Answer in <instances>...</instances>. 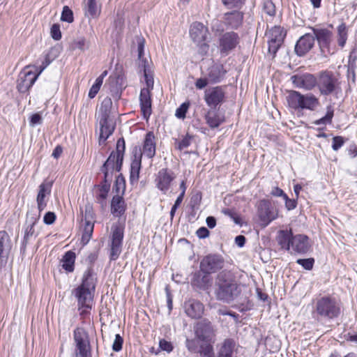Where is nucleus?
<instances>
[{"label": "nucleus", "instance_id": "f257e3e1", "mask_svg": "<svg viewBox=\"0 0 357 357\" xmlns=\"http://www.w3.org/2000/svg\"><path fill=\"white\" fill-rule=\"evenodd\" d=\"M195 337L187 339L185 346L191 353H199L201 356H208L212 344L215 342V330L212 324L206 319L194 326Z\"/></svg>", "mask_w": 357, "mask_h": 357}, {"label": "nucleus", "instance_id": "f03ea898", "mask_svg": "<svg viewBox=\"0 0 357 357\" xmlns=\"http://www.w3.org/2000/svg\"><path fill=\"white\" fill-rule=\"evenodd\" d=\"M214 293L218 300L230 303L241 294V287L235 280L233 274L225 270L215 278Z\"/></svg>", "mask_w": 357, "mask_h": 357}, {"label": "nucleus", "instance_id": "7ed1b4c3", "mask_svg": "<svg viewBox=\"0 0 357 357\" xmlns=\"http://www.w3.org/2000/svg\"><path fill=\"white\" fill-rule=\"evenodd\" d=\"M314 314L321 319H333L340 317L342 304L340 299L332 295L317 297L314 301Z\"/></svg>", "mask_w": 357, "mask_h": 357}, {"label": "nucleus", "instance_id": "20e7f679", "mask_svg": "<svg viewBox=\"0 0 357 357\" xmlns=\"http://www.w3.org/2000/svg\"><path fill=\"white\" fill-rule=\"evenodd\" d=\"M112 100L107 97L102 101L98 114L97 121L100 125L99 142H105L112 135L115 129V121L112 116Z\"/></svg>", "mask_w": 357, "mask_h": 357}, {"label": "nucleus", "instance_id": "39448f33", "mask_svg": "<svg viewBox=\"0 0 357 357\" xmlns=\"http://www.w3.org/2000/svg\"><path fill=\"white\" fill-rule=\"evenodd\" d=\"M96 289V278L92 275L91 270L84 272L80 285L73 290V295L77 300L78 306L89 307L93 303Z\"/></svg>", "mask_w": 357, "mask_h": 357}, {"label": "nucleus", "instance_id": "423d86ee", "mask_svg": "<svg viewBox=\"0 0 357 357\" xmlns=\"http://www.w3.org/2000/svg\"><path fill=\"white\" fill-rule=\"evenodd\" d=\"M289 106L294 109L314 110L319 105V99L312 93L301 94L296 91H290L287 96Z\"/></svg>", "mask_w": 357, "mask_h": 357}, {"label": "nucleus", "instance_id": "0eeeda50", "mask_svg": "<svg viewBox=\"0 0 357 357\" xmlns=\"http://www.w3.org/2000/svg\"><path fill=\"white\" fill-rule=\"evenodd\" d=\"M317 86L321 95L327 96L337 93L340 90V82L333 73L323 71L317 78Z\"/></svg>", "mask_w": 357, "mask_h": 357}, {"label": "nucleus", "instance_id": "6e6552de", "mask_svg": "<svg viewBox=\"0 0 357 357\" xmlns=\"http://www.w3.org/2000/svg\"><path fill=\"white\" fill-rule=\"evenodd\" d=\"M124 227L120 223L114 224L112 227L110 243V260H116L122 250Z\"/></svg>", "mask_w": 357, "mask_h": 357}, {"label": "nucleus", "instance_id": "1a4fd4ad", "mask_svg": "<svg viewBox=\"0 0 357 357\" xmlns=\"http://www.w3.org/2000/svg\"><path fill=\"white\" fill-rule=\"evenodd\" d=\"M266 36L268 38V53L275 57L276 52L284 42L286 31L280 26H275L269 29Z\"/></svg>", "mask_w": 357, "mask_h": 357}, {"label": "nucleus", "instance_id": "9d476101", "mask_svg": "<svg viewBox=\"0 0 357 357\" xmlns=\"http://www.w3.org/2000/svg\"><path fill=\"white\" fill-rule=\"evenodd\" d=\"M257 214L261 225L265 227L278 217V211L271 206L270 201L262 199L258 203Z\"/></svg>", "mask_w": 357, "mask_h": 357}, {"label": "nucleus", "instance_id": "9b49d317", "mask_svg": "<svg viewBox=\"0 0 357 357\" xmlns=\"http://www.w3.org/2000/svg\"><path fill=\"white\" fill-rule=\"evenodd\" d=\"M225 265L224 258L218 254L205 256L200 261V270L204 273H214L222 269Z\"/></svg>", "mask_w": 357, "mask_h": 357}, {"label": "nucleus", "instance_id": "f8f14e48", "mask_svg": "<svg viewBox=\"0 0 357 357\" xmlns=\"http://www.w3.org/2000/svg\"><path fill=\"white\" fill-rule=\"evenodd\" d=\"M204 98L208 107L215 109L225 101V88L219 86L208 88L204 92Z\"/></svg>", "mask_w": 357, "mask_h": 357}, {"label": "nucleus", "instance_id": "ddd939ff", "mask_svg": "<svg viewBox=\"0 0 357 357\" xmlns=\"http://www.w3.org/2000/svg\"><path fill=\"white\" fill-rule=\"evenodd\" d=\"M240 38L234 31H228L220 36L219 38V49L222 55L227 56L238 45Z\"/></svg>", "mask_w": 357, "mask_h": 357}, {"label": "nucleus", "instance_id": "4468645a", "mask_svg": "<svg viewBox=\"0 0 357 357\" xmlns=\"http://www.w3.org/2000/svg\"><path fill=\"white\" fill-rule=\"evenodd\" d=\"M28 69L29 66L25 67L19 74L17 87L21 93L26 92L38 77V74Z\"/></svg>", "mask_w": 357, "mask_h": 357}, {"label": "nucleus", "instance_id": "2eb2a0df", "mask_svg": "<svg viewBox=\"0 0 357 357\" xmlns=\"http://www.w3.org/2000/svg\"><path fill=\"white\" fill-rule=\"evenodd\" d=\"M291 80L294 86L307 91L312 90L317 86V78L314 75L310 73L294 75L291 76Z\"/></svg>", "mask_w": 357, "mask_h": 357}, {"label": "nucleus", "instance_id": "dca6fc26", "mask_svg": "<svg viewBox=\"0 0 357 357\" xmlns=\"http://www.w3.org/2000/svg\"><path fill=\"white\" fill-rule=\"evenodd\" d=\"M123 159L117 160L114 153H110L101 168V171L104 174L105 182H109L112 180L113 172H119L121 169Z\"/></svg>", "mask_w": 357, "mask_h": 357}, {"label": "nucleus", "instance_id": "f3484780", "mask_svg": "<svg viewBox=\"0 0 357 357\" xmlns=\"http://www.w3.org/2000/svg\"><path fill=\"white\" fill-rule=\"evenodd\" d=\"M313 32L314 39L317 40L321 51L322 52H329L330 44L332 41V32L328 29L324 28H311Z\"/></svg>", "mask_w": 357, "mask_h": 357}, {"label": "nucleus", "instance_id": "a211bd4d", "mask_svg": "<svg viewBox=\"0 0 357 357\" xmlns=\"http://www.w3.org/2000/svg\"><path fill=\"white\" fill-rule=\"evenodd\" d=\"M175 177V174L172 170L167 168L161 169L158 172L155 179L156 187L164 193H166Z\"/></svg>", "mask_w": 357, "mask_h": 357}, {"label": "nucleus", "instance_id": "6ab92c4d", "mask_svg": "<svg viewBox=\"0 0 357 357\" xmlns=\"http://www.w3.org/2000/svg\"><path fill=\"white\" fill-rule=\"evenodd\" d=\"M74 340L75 342V353L91 352L89 337L85 331L77 328L74 331Z\"/></svg>", "mask_w": 357, "mask_h": 357}, {"label": "nucleus", "instance_id": "aec40b11", "mask_svg": "<svg viewBox=\"0 0 357 357\" xmlns=\"http://www.w3.org/2000/svg\"><path fill=\"white\" fill-rule=\"evenodd\" d=\"M310 248L309 237L305 234L293 235L290 250L296 253L305 254Z\"/></svg>", "mask_w": 357, "mask_h": 357}, {"label": "nucleus", "instance_id": "412c9836", "mask_svg": "<svg viewBox=\"0 0 357 357\" xmlns=\"http://www.w3.org/2000/svg\"><path fill=\"white\" fill-rule=\"evenodd\" d=\"M314 45V36L311 33L302 36L295 45V52L302 56L312 50Z\"/></svg>", "mask_w": 357, "mask_h": 357}, {"label": "nucleus", "instance_id": "4be33fe9", "mask_svg": "<svg viewBox=\"0 0 357 357\" xmlns=\"http://www.w3.org/2000/svg\"><path fill=\"white\" fill-rule=\"evenodd\" d=\"M156 142L155 137L153 132H149L146 134L142 150L137 151V153H142V155H144L148 158H153L155 155Z\"/></svg>", "mask_w": 357, "mask_h": 357}, {"label": "nucleus", "instance_id": "5701e85b", "mask_svg": "<svg viewBox=\"0 0 357 357\" xmlns=\"http://www.w3.org/2000/svg\"><path fill=\"white\" fill-rule=\"evenodd\" d=\"M243 13L237 9L234 11L225 13L223 17L225 25L232 29H238L243 24Z\"/></svg>", "mask_w": 357, "mask_h": 357}, {"label": "nucleus", "instance_id": "b1692460", "mask_svg": "<svg viewBox=\"0 0 357 357\" xmlns=\"http://www.w3.org/2000/svg\"><path fill=\"white\" fill-rule=\"evenodd\" d=\"M140 108L143 117L146 121L151 114V98L149 89H142L139 95Z\"/></svg>", "mask_w": 357, "mask_h": 357}, {"label": "nucleus", "instance_id": "393cba45", "mask_svg": "<svg viewBox=\"0 0 357 357\" xmlns=\"http://www.w3.org/2000/svg\"><path fill=\"white\" fill-rule=\"evenodd\" d=\"M208 29L201 22H193L190 28V36L196 43L204 42L207 36Z\"/></svg>", "mask_w": 357, "mask_h": 357}, {"label": "nucleus", "instance_id": "a878e982", "mask_svg": "<svg viewBox=\"0 0 357 357\" xmlns=\"http://www.w3.org/2000/svg\"><path fill=\"white\" fill-rule=\"evenodd\" d=\"M185 312L187 315L192 319H198L204 313L203 304L196 300H189L185 303Z\"/></svg>", "mask_w": 357, "mask_h": 357}, {"label": "nucleus", "instance_id": "bb28decb", "mask_svg": "<svg viewBox=\"0 0 357 357\" xmlns=\"http://www.w3.org/2000/svg\"><path fill=\"white\" fill-rule=\"evenodd\" d=\"M142 167V153H137L136 149L130 165V181L132 184L137 183Z\"/></svg>", "mask_w": 357, "mask_h": 357}, {"label": "nucleus", "instance_id": "cd10ccee", "mask_svg": "<svg viewBox=\"0 0 357 357\" xmlns=\"http://www.w3.org/2000/svg\"><path fill=\"white\" fill-rule=\"evenodd\" d=\"M52 183L51 182H43L39 185L38 193L36 198L38 208L40 212L43 211L47 206V202L45 198L47 195L51 192Z\"/></svg>", "mask_w": 357, "mask_h": 357}, {"label": "nucleus", "instance_id": "c85d7f7f", "mask_svg": "<svg viewBox=\"0 0 357 357\" xmlns=\"http://www.w3.org/2000/svg\"><path fill=\"white\" fill-rule=\"evenodd\" d=\"M11 242L6 231H0V260L6 261L11 249Z\"/></svg>", "mask_w": 357, "mask_h": 357}, {"label": "nucleus", "instance_id": "c756f323", "mask_svg": "<svg viewBox=\"0 0 357 357\" xmlns=\"http://www.w3.org/2000/svg\"><path fill=\"white\" fill-rule=\"evenodd\" d=\"M204 119L207 125L212 129L218 128L225 121L224 116H221L214 108L208 110Z\"/></svg>", "mask_w": 357, "mask_h": 357}, {"label": "nucleus", "instance_id": "7c9ffc66", "mask_svg": "<svg viewBox=\"0 0 357 357\" xmlns=\"http://www.w3.org/2000/svg\"><path fill=\"white\" fill-rule=\"evenodd\" d=\"M293 237V233L291 229H283L280 230L278 232L276 240L278 245L281 247L282 249H284L286 250H290V246L291 243V240Z\"/></svg>", "mask_w": 357, "mask_h": 357}, {"label": "nucleus", "instance_id": "2f4dec72", "mask_svg": "<svg viewBox=\"0 0 357 357\" xmlns=\"http://www.w3.org/2000/svg\"><path fill=\"white\" fill-rule=\"evenodd\" d=\"M126 204L122 195H116L113 197L111 202V212L116 217H121L124 214Z\"/></svg>", "mask_w": 357, "mask_h": 357}, {"label": "nucleus", "instance_id": "473e14b6", "mask_svg": "<svg viewBox=\"0 0 357 357\" xmlns=\"http://www.w3.org/2000/svg\"><path fill=\"white\" fill-rule=\"evenodd\" d=\"M210 273H204L202 271H199L195 273L192 280V284L201 289H206L211 284Z\"/></svg>", "mask_w": 357, "mask_h": 357}, {"label": "nucleus", "instance_id": "72a5a7b5", "mask_svg": "<svg viewBox=\"0 0 357 357\" xmlns=\"http://www.w3.org/2000/svg\"><path fill=\"white\" fill-rule=\"evenodd\" d=\"M225 73L222 65L214 64L208 68V79L211 82L217 83L221 81Z\"/></svg>", "mask_w": 357, "mask_h": 357}, {"label": "nucleus", "instance_id": "f704fd0d", "mask_svg": "<svg viewBox=\"0 0 357 357\" xmlns=\"http://www.w3.org/2000/svg\"><path fill=\"white\" fill-rule=\"evenodd\" d=\"M75 253L73 251L66 252L61 260L62 267L67 272H73L74 271Z\"/></svg>", "mask_w": 357, "mask_h": 357}, {"label": "nucleus", "instance_id": "c9c22d12", "mask_svg": "<svg viewBox=\"0 0 357 357\" xmlns=\"http://www.w3.org/2000/svg\"><path fill=\"white\" fill-rule=\"evenodd\" d=\"M100 13V6L96 0H88L86 5V15L93 18L97 17Z\"/></svg>", "mask_w": 357, "mask_h": 357}, {"label": "nucleus", "instance_id": "e433bc0d", "mask_svg": "<svg viewBox=\"0 0 357 357\" xmlns=\"http://www.w3.org/2000/svg\"><path fill=\"white\" fill-rule=\"evenodd\" d=\"M142 63H144V77L146 84V87L145 89H149L151 91L154 84L153 76L151 70L145 64L146 61L142 60Z\"/></svg>", "mask_w": 357, "mask_h": 357}, {"label": "nucleus", "instance_id": "4c0bfd02", "mask_svg": "<svg viewBox=\"0 0 357 357\" xmlns=\"http://www.w3.org/2000/svg\"><path fill=\"white\" fill-rule=\"evenodd\" d=\"M81 212L83 213V211L82 209ZM82 215H84V223H94L95 213L93 212V206L90 203H87L85 205L84 213Z\"/></svg>", "mask_w": 357, "mask_h": 357}, {"label": "nucleus", "instance_id": "58836bf2", "mask_svg": "<svg viewBox=\"0 0 357 357\" xmlns=\"http://www.w3.org/2000/svg\"><path fill=\"white\" fill-rule=\"evenodd\" d=\"M93 227L94 223H84L82 235V242L84 245L89 243L93 231Z\"/></svg>", "mask_w": 357, "mask_h": 357}, {"label": "nucleus", "instance_id": "ea45409f", "mask_svg": "<svg viewBox=\"0 0 357 357\" xmlns=\"http://www.w3.org/2000/svg\"><path fill=\"white\" fill-rule=\"evenodd\" d=\"M338 38L337 43L339 46L344 47L347 40V31L344 24H341L337 27Z\"/></svg>", "mask_w": 357, "mask_h": 357}, {"label": "nucleus", "instance_id": "a19ab883", "mask_svg": "<svg viewBox=\"0 0 357 357\" xmlns=\"http://www.w3.org/2000/svg\"><path fill=\"white\" fill-rule=\"evenodd\" d=\"M334 115V109L332 105H328L326 107V114L324 116L317 120L315 123L317 125L331 123L332 119Z\"/></svg>", "mask_w": 357, "mask_h": 357}, {"label": "nucleus", "instance_id": "79ce46f5", "mask_svg": "<svg viewBox=\"0 0 357 357\" xmlns=\"http://www.w3.org/2000/svg\"><path fill=\"white\" fill-rule=\"evenodd\" d=\"M227 9H241L245 4V0H221Z\"/></svg>", "mask_w": 357, "mask_h": 357}, {"label": "nucleus", "instance_id": "37998d69", "mask_svg": "<svg viewBox=\"0 0 357 357\" xmlns=\"http://www.w3.org/2000/svg\"><path fill=\"white\" fill-rule=\"evenodd\" d=\"M35 233L34 227L26 225L24 231V238L22 243L21 250L25 251L29 241Z\"/></svg>", "mask_w": 357, "mask_h": 357}, {"label": "nucleus", "instance_id": "c03bdc74", "mask_svg": "<svg viewBox=\"0 0 357 357\" xmlns=\"http://www.w3.org/2000/svg\"><path fill=\"white\" fill-rule=\"evenodd\" d=\"M105 182L104 185L100 189V193L97 196L98 202L102 205L104 206L106 204L105 199L107 197L108 192L109 190V184Z\"/></svg>", "mask_w": 357, "mask_h": 357}, {"label": "nucleus", "instance_id": "a18cd8bd", "mask_svg": "<svg viewBox=\"0 0 357 357\" xmlns=\"http://www.w3.org/2000/svg\"><path fill=\"white\" fill-rule=\"evenodd\" d=\"M125 151V141L123 138L119 139L116 142V151H113L112 153H114L116 155V158L121 160V159L123 160V155Z\"/></svg>", "mask_w": 357, "mask_h": 357}, {"label": "nucleus", "instance_id": "49530a36", "mask_svg": "<svg viewBox=\"0 0 357 357\" xmlns=\"http://www.w3.org/2000/svg\"><path fill=\"white\" fill-rule=\"evenodd\" d=\"M40 211L38 214L32 211L27 212L26 220V225L34 227L40 218Z\"/></svg>", "mask_w": 357, "mask_h": 357}, {"label": "nucleus", "instance_id": "de8ad7c7", "mask_svg": "<svg viewBox=\"0 0 357 357\" xmlns=\"http://www.w3.org/2000/svg\"><path fill=\"white\" fill-rule=\"evenodd\" d=\"M61 20L63 22H67L68 23H71L73 22V13L72 10L69 8L68 6H65L63 8Z\"/></svg>", "mask_w": 357, "mask_h": 357}, {"label": "nucleus", "instance_id": "09e8293b", "mask_svg": "<svg viewBox=\"0 0 357 357\" xmlns=\"http://www.w3.org/2000/svg\"><path fill=\"white\" fill-rule=\"evenodd\" d=\"M192 137L188 134H187L181 140L176 142V146L179 150H183L184 149L188 148L192 141Z\"/></svg>", "mask_w": 357, "mask_h": 357}, {"label": "nucleus", "instance_id": "8fccbe9b", "mask_svg": "<svg viewBox=\"0 0 357 357\" xmlns=\"http://www.w3.org/2000/svg\"><path fill=\"white\" fill-rule=\"evenodd\" d=\"M114 188L118 194L121 192L123 195L126 189V182L122 174H120L117 176L115 181Z\"/></svg>", "mask_w": 357, "mask_h": 357}, {"label": "nucleus", "instance_id": "3c124183", "mask_svg": "<svg viewBox=\"0 0 357 357\" xmlns=\"http://www.w3.org/2000/svg\"><path fill=\"white\" fill-rule=\"evenodd\" d=\"M263 10L267 15L271 17L275 15V6L271 0H264Z\"/></svg>", "mask_w": 357, "mask_h": 357}, {"label": "nucleus", "instance_id": "603ef678", "mask_svg": "<svg viewBox=\"0 0 357 357\" xmlns=\"http://www.w3.org/2000/svg\"><path fill=\"white\" fill-rule=\"evenodd\" d=\"M89 47V42L86 40L84 38H79L73 42V49H78L81 51H84L88 49Z\"/></svg>", "mask_w": 357, "mask_h": 357}, {"label": "nucleus", "instance_id": "864d4df0", "mask_svg": "<svg viewBox=\"0 0 357 357\" xmlns=\"http://www.w3.org/2000/svg\"><path fill=\"white\" fill-rule=\"evenodd\" d=\"M296 263L302 266L305 270H312L314 266V259L313 258L298 259Z\"/></svg>", "mask_w": 357, "mask_h": 357}, {"label": "nucleus", "instance_id": "5fc2aeb1", "mask_svg": "<svg viewBox=\"0 0 357 357\" xmlns=\"http://www.w3.org/2000/svg\"><path fill=\"white\" fill-rule=\"evenodd\" d=\"M51 36L53 39L59 40L61 38V33L60 31V26L57 24H54L51 27Z\"/></svg>", "mask_w": 357, "mask_h": 357}, {"label": "nucleus", "instance_id": "6e6d98bb", "mask_svg": "<svg viewBox=\"0 0 357 357\" xmlns=\"http://www.w3.org/2000/svg\"><path fill=\"white\" fill-rule=\"evenodd\" d=\"M123 340L119 334H116L112 344V349L114 351H119L122 349Z\"/></svg>", "mask_w": 357, "mask_h": 357}, {"label": "nucleus", "instance_id": "4d7b16f0", "mask_svg": "<svg viewBox=\"0 0 357 357\" xmlns=\"http://www.w3.org/2000/svg\"><path fill=\"white\" fill-rule=\"evenodd\" d=\"M344 143V139L341 136H336L333 138L332 148L334 151H337Z\"/></svg>", "mask_w": 357, "mask_h": 357}, {"label": "nucleus", "instance_id": "13d9d810", "mask_svg": "<svg viewBox=\"0 0 357 357\" xmlns=\"http://www.w3.org/2000/svg\"><path fill=\"white\" fill-rule=\"evenodd\" d=\"M188 108V104L183 103L176 111V116L179 119H183L185 116Z\"/></svg>", "mask_w": 357, "mask_h": 357}, {"label": "nucleus", "instance_id": "bf43d9fd", "mask_svg": "<svg viewBox=\"0 0 357 357\" xmlns=\"http://www.w3.org/2000/svg\"><path fill=\"white\" fill-rule=\"evenodd\" d=\"M159 347L162 350L165 351L168 353L171 352L173 350L172 344L170 342H168L164 339L160 340Z\"/></svg>", "mask_w": 357, "mask_h": 357}, {"label": "nucleus", "instance_id": "052dcab7", "mask_svg": "<svg viewBox=\"0 0 357 357\" xmlns=\"http://www.w3.org/2000/svg\"><path fill=\"white\" fill-rule=\"evenodd\" d=\"M283 199L285 201V207L288 211L294 209L296 207V201L294 199H289L286 195Z\"/></svg>", "mask_w": 357, "mask_h": 357}, {"label": "nucleus", "instance_id": "680f3d73", "mask_svg": "<svg viewBox=\"0 0 357 357\" xmlns=\"http://www.w3.org/2000/svg\"><path fill=\"white\" fill-rule=\"evenodd\" d=\"M56 220V215L53 212H47L45 213L43 221L46 225H52L54 222Z\"/></svg>", "mask_w": 357, "mask_h": 357}, {"label": "nucleus", "instance_id": "e2e57ef3", "mask_svg": "<svg viewBox=\"0 0 357 357\" xmlns=\"http://www.w3.org/2000/svg\"><path fill=\"white\" fill-rule=\"evenodd\" d=\"M41 123H42V117H41L40 114H39L38 113H36V114H33L31 116L30 125L31 126H34L36 125L41 124Z\"/></svg>", "mask_w": 357, "mask_h": 357}, {"label": "nucleus", "instance_id": "0e129e2a", "mask_svg": "<svg viewBox=\"0 0 357 357\" xmlns=\"http://www.w3.org/2000/svg\"><path fill=\"white\" fill-rule=\"evenodd\" d=\"M208 84L206 78H199L195 82V86L198 89H202L206 87Z\"/></svg>", "mask_w": 357, "mask_h": 357}, {"label": "nucleus", "instance_id": "69168bd1", "mask_svg": "<svg viewBox=\"0 0 357 357\" xmlns=\"http://www.w3.org/2000/svg\"><path fill=\"white\" fill-rule=\"evenodd\" d=\"M196 234L199 238H204L208 236L209 231L207 228L202 227L197 229Z\"/></svg>", "mask_w": 357, "mask_h": 357}, {"label": "nucleus", "instance_id": "338daca9", "mask_svg": "<svg viewBox=\"0 0 357 357\" xmlns=\"http://www.w3.org/2000/svg\"><path fill=\"white\" fill-rule=\"evenodd\" d=\"M92 307V304L90 305V307H84V306H78V310L80 311V316L82 317L83 318H85L86 317H87L89 313H90V310Z\"/></svg>", "mask_w": 357, "mask_h": 357}, {"label": "nucleus", "instance_id": "774afa93", "mask_svg": "<svg viewBox=\"0 0 357 357\" xmlns=\"http://www.w3.org/2000/svg\"><path fill=\"white\" fill-rule=\"evenodd\" d=\"M271 194L274 197H284L286 195V194L284 192V191L278 187L273 188V189L271 192Z\"/></svg>", "mask_w": 357, "mask_h": 357}]
</instances>
